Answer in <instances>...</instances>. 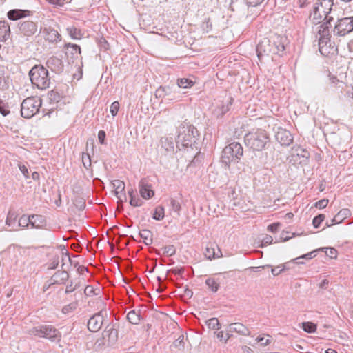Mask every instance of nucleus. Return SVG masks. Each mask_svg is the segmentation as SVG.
<instances>
[{"label":"nucleus","instance_id":"obj_1","mask_svg":"<svg viewBox=\"0 0 353 353\" xmlns=\"http://www.w3.org/2000/svg\"><path fill=\"white\" fill-rule=\"evenodd\" d=\"M288 39L285 36L272 34L269 38H264L256 46V53L259 60L270 54L283 56L285 50Z\"/></svg>","mask_w":353,"mask_h":353},{"label":"nucleus","instance_id":"obj_2","mask_svg":"<svg viewBox=\"0 0 353 353\" xmlns=\"http://www.w3.org/2000/svg\"><path fill=\"white\" fill-rule=\"evenodd\" d=\"M200 134L193 125L183 121L177 127V137L176 145L181 150L182 148L192 147L199 139Z\"/></svg>","mask_w":353,"mask_h":353},{"label":"nucleus","instance_id":"obj_3","mask_svg":"<svg viewBox=\"0 0 353 353\" xmlns=\"http://www.w3.org/2000/svg\"><path fill=\"white\" fill-rule=\"evenodd\" d=\"M334 0H317L314 7L313 12L310 14V19L314 24L321 23L323 20L333 21V17L330 16Z\"/></svg>","mask_w":353,"mask_h":353},{"label":"nucleus","instance_id":"obj_4","mask_svg":"<svg viewBox=\"0 0 353 353\" xmlns=\"http://www.w3.org/2000/svg\"><path fill=\"white\" fill-rule=\"evenodd\" d=\"M245 143L254 151H262L270 143V138L265 130L257 129L245 134Z\"/></svg>","mask_w":353,"mask_h":353},{"label":"nucleus","instance_id":"obj_5","mask_svg":"<svg viewBox=\"0 0 353 353\" xmlns=\"http://www.w3.org/2000/svg\"><path fill=\"white\" fill-rule=\"evenodd\" d=\"M29 77L32 84L39 90L49 88L50 77L48 70L42 65H35L29 71Z\"/></svg>","mask_w":353,"mask_h":353},{"label":"nucleus","instance_id":"obj_6","mask_svg":"<svg viewBox=\"0 0 353 353\" xmlns=\"http://www.w3.org/2000/svg\"><path fill=\"white\" fill-rule=\"evenodd\" d=\"M243 155V148L238 142H232L226 145L221 154V162L226 166H230L231 163H237L240 161Z\"/></svg>","mask_w":353,"mask_h":353},{"label":"nucleus","instance_id":"obj_7","mask_svg":"<svg viewBox=\"0 0 353 353\" xmlns=\"http://www.w3.org/2000/svg\"><path fill=\"white\" fill-rule=\"evenodd\" d=\"M41 102V99L39 97H31L25 99L21 105V116L26 119L32 118L39 112Z\"/></svg>","mask_w":353,"mask_h":353},{"label":"nucleus","instance_id":"obj_8","mask_svg":"<svg viewBox=\"0 0 353 353\" xmlns=\"http://www.w3.org/2000/svg\"><path fill=\"white\" fill-rule=\"evenodd\" d=\"M28 333L39 337H43L52 341L59 339L61 334L58 330L51 325H41L30 329Z\"/></svg>","mask_w":353,"mask_h":353},{"label":"nucleus","instance_id":"obj_9","mask_svg":"<svg viewBox=\"0 0 353 353\" xmlns=\"http://www.w3.org/2000/svg\"><path fill=\"white\" fill-rule=\"evenodd\" d=\"M353 32V16L338 19L334 30V36L344 37Z\"/></svg>","mask_w":353,"mask_h":353},{"label":"nucleus","instance_id":"obj_10","mask_svg":"<svg viewBox=\"0 0 353 353\" xmlns=\"http://www.w3.org/2000/svg\"><path fill=\"white\" fill-rule=\"evenodd\" d=\"M38 22L31 20L20 21L17 24L19 34L28 39L32 37L38 31Z\"/></svg>","mask_w":353,"mask_h":353},{"label":"nucleus","instance_id":"obj_11","mask_svg":"<svg viewBox=\"0 0 353 353\" xmlns=\"http://www.w3.org/2000/svg\"><path fill=\"white\" fill-rule=\"evenodd\" d=\"M180 92L177 90V88L172 85V86L165 85L160 86L155 91L154 95L157 98H165L168 100H176Z\"/></svg>","mask_w":353,"mask_h":353},{"label":"nucleus","instance_id":"obj_12","mask_svg":"<svg viewBox=\"0 0 353 353\" xmlns=\"http://www.w3.org/2000/svg\"><path fill=\"white\" fill-rule=\"evenodd\" d=\"M119 325L117 323L111 322L105 328L103 336L106 339L109 345L112 346L116 344L119 338Z\"/></svg>","mask_w":353,"mask_h":353},{"label":"nucleus","instance_id":"obj_13","mask_svg":"<svg viewBox=\"0 0 353 353\" xmlns=\"http://www.w3.org/2000/svg\"><path fill=\"white\" fill-rule=\"evenodd\" d=\"M159 153L166 156L168 154L174 153V142L172 137H162L158 144L157 148Z\"/></svg>","mask_w":353,"mask_h":353},{"label":"nucleus","instance_id":"obj_14","mask_svg":"<svg viewBox=\"0 0 353 353\" xmlns=\"http://www.w3.org/2000/svg\"><path fill=\"white\" fill-rule=\"evenodd\" d=\"M275 139L283 146H289L293 142L291 132L281 127H277L275 130Z\"/></svg>","mask_w":353,"mask_h":353},{"label":"nucleus","instance_id":"obj_15","mask_svg":"<svg viewBox=\"0 0 353 353\" xmlns=\"http://www.w3.org/2000/svg\"><path fill=\"white\" fill-rule=\"evenodd\" d=\"M40 32H42L44 39L49 43H57L61 41V35L50 26L41 28Z\"/></svg>","mask_w":353,"mask_h":353},{"label":"nucleus","instance_id":"obj_16","mask_svg":"<svg viewBox=\"0 0 353 353\" xmlns=\"http://www.w3.org/2000/svg\"><path fill=\"white\" fill-rule=\"evenodd\" d=\"M114 188V194L118 199V203L122 204L127 201V196L125 192V185L123 181L114 180L112 181Z\"/></svg>","mask_w":353,"mask_h":353},{"label":"nucleus","instance_id":"obj_17","mask_svg":"<svg viewBox=\"0 0 353 353\" xmlns=\"http://www.w3.org/2000/svg\"><path fill=\"white\" fill-rule=\"evenodd\" d=\"M103 311H100L98 313L94 314L88 321V329L92 332L99 331L103 323Z\"/></svg>","mask_w":353,"mask_h":353},{"label":"nucleus","instance_id":"obj_18","mask_svg":"<svg viewBox=\"0 0 353 353\" xmlns=\"http://www.w3.org/2000/svg\"><path fill=\"white\" fill-rule=\"evenodd\" d=\"M205 256L209 260L219 259L223 256L222 252L216 243H208L205 250Z\"/></svg>","mask_w":353,"mask_h":353},{"label":"nucleus","instance_id":"obj_19","mask_svg":"<svg viewBox=\"0 0 353 353\" xmlns=\"http://www.w3.org/2000/svg\"><path fill=\"white\" fill-rule=\"evenodd\" d=\"M68 279H69V274L67 271L58 270L52 276L48 287L44 286V288L48 289L49 287H50L51 285H54V284H58V285L64 284L68 281Z\"/></svg>","mask_w":353,"mask_h":353},{"label":"nucleus","instance_id":"obj_20","mask_svg":"<svg viewBox=\"0 0 353 353\" xmlns=\"http://www.w3.org/2000/svg\"><path fill=\"white\" fill-rule=\"evenodd\" d=\"M32 14V12L28 10L12 9L7 12L8 19L11 21H17L30 17Z\"/></svg>","mask_w":353,"mask_h":353},{"label":"nucleus","instance_id":"obj_21","mask_svg":"<svg viewBox=\"0 0 353 353\" xmlns=\"http://www.w3.org/2000/svg\"><path fill=\"white\" fill-rule=\"evenodd\" d=\"M46 65L52 71L59 73L63 70V63L62 60L57 57L52 56L50 57L46 61Z\"/></svg>","mask_w":353,"mask_h":353},{"label":"nucleus","instance_id":"obj_22","mask_svg":"<svg viewBox=\"0 0 353 353\" xmlns=\"http://www.w3.org/2000/svg\"><path fill=\"white\" fill-rule=\"evenodd\" d=\"M139 193L145 199H149L154 195L151 185L148 184L145 179H141L139 184Z\"/></svg>","mask_w":353,"mask_h":353},{"label":"nucleus","instance_id":"obj_23","mask_svg":"<svg viewBox=\"0 0 353 353\" xmlns=\"http://www.w3.org/2000/svg\"><path fill=\"white\" fill-rule=\"evenodd\" d=\"M351 214L350 210L347 208H343L331 220V223H326L327 227H330L334 224H338L341 223L344 219L350 216Z\"/></svg>","mask_w":353,"mask_h":353},{"label":"nucleus","instance_id":"obj_24","mask_svg":"<svg viewBox=\"0 0 353 353\" xmlns=\"http://www.w3.org/2000/svg\"><path fill=\"white\" fill-rule=\"evenodd\" d=\"M325 21L321 23L320 26L317 27L318 29V34L319 36V39H328L331 38L330 34V28L331 26V21L329 20H325Z\"/></svg>","mask_w":353,"mask_h":353},{"label":"nucleus","instance_id":"obj_25","mask_svg":"<svg viewBox=\"0 0 353 353\" xmlns=\"http://www.w3.org/2000/svg\"><path fill=\"white\" fill-rule=\"evenodd\" d=\"M228 331L230 332H236L243 336H250V331L249 330V329L247 327H245L244 325H243L242 323H231L229 325Z\"/></svg>","mask_w":353,"mask_h":353},{"label":"nucleus","instance_id":"obj_26","mask_svg":"<svg viewBox=\"0 0 353 353\" xmlns=\"http://www.w3.org/2000/svg\"><path fill=\"white\" fill-rule=\"evenodd\" d=\"M30 225L32 228H42L46 224L44 216L39 214L30 215Z\"/></svg>","mask_w":353,"mask_h":353},{"label":"nucleus","instance_id":"obj_27","mask_svg":"<svg viewBox=\"0 0 353 353\" xmlns=\"http://www.w3.org/2000/svg\"><path fill=\"white\" fill-rule=\"evenodd\" d=\"M126 317L128 321L133 325H139L143 319V316L141 315V311H136L135 310L130 311Z\"/></svg>","mask_w":353,"mask_h":353},{"label":"nucleus","instance_id":"obj_28","mask_svg":"<svg viewBox=\"0 0 353 353\" xmlns=\"http://www.w3.org/2000/svg\"><path fill=\"white\" fill-rule=\"evenodd\" d=\"M10 34V28L6 21H0V41H5Z\"/></svg>","mask_w":353,"mask_h":353},{"label":"nucleus","instance_id":"obj_29","mask_svg":"<svg viewBox=\"0 0 353 353\" xmlns=\"http://www.w3.org/2000/svg\"><path fill=\"white\" fill-rule=\"evenodd\" d=\"M66 31L73 39H80L83 35L82 31L74 26L68 27Z\"/></svg>","mask_w":353,"mask_h":353},{"label":"nucleus","instance_id":"obj_30","mask_svg":"<svg viewBox=\"0 0 353 353\" xmlns=\"http://www.w3.org/2000/svg\"><path fill=\"white\" fill-rule=\"evenodd\" d=\"M64 48L68 50V52H70L72 57L77 58L78 55L81 54V48L77 44L68 43H65Z\"/></svg>","mask_w":353,"mask_h":353},{"label":"nucleus","instance_id":"obj_31","mask_svg":"<svg viewBox=\"0 0 353 353\" xmlns=\"http://www.w3.org/2000/svg\"><path fill=\"white\" fill-rule=\"evenodd\" d=\"M205 283L212 292H216L220 288L219 281L213 277L208 278Z\"/></svg>","mask_w":353,"mask_h":353},{"label":"nucleus","instance_id":"obj_32","mask_svg":"<svg viewBox=\"0 0 353 353\" xmlns=\"http://www.w3.org/2000/svg\"><path fill=\"white\" fill-rule=\"evenodd\" d=\"M330 38L328 39H319V49L321 54L323 56H329L327 45L330 42Z\"/></svg>","mask_w":353,"mask_h":353},{"label":"nucleus","instance_id":"obj_33","mask_svg":"<svg viewBox=\"0 0 353 353\" xmlns=\"http://www.w3.org/2000/svg\"><path fill=\"white\" fill-rule=\"evenodd\" d=\"M181 210V205L179 201L171 198L170 199V210L171 212H173L176 217H179L180 216V212Z\"/></svg>","mask_w":353,"mask_h":353},{"label":"nucleus","instance_id":"obj_34","mask_svg":"<svg viewBox=\"0 0 353 353\" xmlns=\"http://www.w3.org/2000/svg\"><path fill=\"white\" fill-rule=\"evenodd\" d=\"M139 236L143 239V243L146 245H151L152 243V232L148 230H143L139 232Z\"/></svg>","mask_w":353,"mask_h":353},{"label":"nucleus","instance_id":"obj_35","mask_svg":"<svg viewBox=\"0 0 353 353\" xmlns=\"http://www.w3.org/2000/svg\"><path fill=\"white\" fill-rule=\"evenodd\" d=\"M194 85V82L191 79L187 78L178 79L177 80V90L179 88H189Z\"/></svg>","mask_w":353,"mask_h":353},{"label":"nucleus","instance_id":"obj_36","mask_svg":"<svg viewBox=\"0 0 353 353\" xmlns=\"http://www.w3.org/2000/svg\"><path fill=\"white\" fill-rule=\"evenodd\" d=\"M6 71L3 67L0 66V89L5 90L9 87L8 77L5 75Z\"/></svg>","mask_w":353,"mask_h":353},{"label":"nucleus","instance_id":"obj_37","mask_svg":"<svg viewBox=\"0 0 353 353\" xmlns=\"http://www.w3.org/2000/svg\"><path fill=\"white\" fill-rule=\"evenodd\" d=\"M78 305H79V303H78L77 301H73V302L63 306L61 312L64 314H68L70 313L74 312L77 310Z\"/></svg>","mask_w":353,"mask_h":353},{"label":"nucleus","instance_id":"obj_38","mask_svg":"<svg viewBox=\"0 0 353 353\" xmlns=\"http://www.w3.org/2000/svg\"><path fill=\"white\" fill-rule=\"evenodd\" d=\"M301 328L307 333H314L316 331L317 325L312 322H303L301 324Z\"/></svg>","mask_w":353,"mask_h":353},{"label":"nucleus","instance_id":"obj_39","mask_svg":"<svg viewBox=\"0 0 353 353\" xmlns=\"http://www.w3.org/2000/svg\"><path fill=\"white\" fill-rule=\"evenodd\" d=\"M165 211L162 205H159L154 209L152 218L157 221H161L164 218Z\"/></svg>","mask_w":353,"mask_h":353},{"label":"nucleus","instance_id":"obj_40","mask_svg":"<svg viewBox=\"0 0 353 353\" xmlns=\"http://www.w3.org/2000/svg\"><path fill=\"white\" fill-rule=\"evenodd\" d=\"M205 324L208 328L212 330H219L221 327L220 323L217 318L213 317L205 321Z\"/></svg>","mask_w":353,"mask_h":353},{"label":"nucleus","instance_id":"obj_41","mask_svg":"<svg viewBox=\"0 0 353 353\" xmlns=\"http://www.w3.org/2000/svg\"><path fill=\"white\" fill-rule=\"evenodd\" d=\"M204 32L208 33L212 30V23L210 17H205L201 25Z\"/></svg>","mask_w":353,"mask_h":353},{"label":"nucleus","instance_id":"obj_42","mask_svg":"<svg viewBox=\"0 0 353 353\" xmlns=\"http://www.w3.org/2000/svg\"><path fill=\"white\" fill-rule=\"evenodd\" d=\"M48 97L51 103H57L60 101L61 99L60 94L54 90L50 91L48 93Z\"/></svg>","mask_w":353,"mask_h":353},{"label":"nucleus","instance_id":"obj_43","mask_svg":"<svg viewBox=\"0 0 353 353\" xmlns=\"http://www.w3.org/2000/svg\"><path fill=\"white\" fill-rule=\"evenodd\" d=\"M30 215L26 216L23 214L19 218L18 225L19 227L26 228L28 226V225H30Z\"/></svg>","mask_w":353,"mask_h":353},{"label":"nucleus","instance_id":"obj_44","mask_svg":"<svg viewBox=\"0 0 353 353\" xmlns=\"http://www.w3.org/2000/svg\"><path fill=\"white\" fill-rule=\"evenodd\" d=\"M74 205L79 210H83L85 208V201L83 198L77 197L74 201Z\"/></svg>","mask_w":353,"mask_h":353},{"label":"nucleus","instance_id":"obj_45","mask_svg":"<svg viewBox=\"0 0 353 353\" xmlns=\"http://www.w3.org/2000/svg\"><path fill=\"white\" fill-rule=\"evenodd\" d=\"M100 289H94L93 287L91 285H87L84 290V294L88 296H90L92 295H98Z\"/></svg>","mask_w":353,"mask_h":353},{"label":"nucleus","instance_id":"obj_46","mask_svg":"<svg viewBox=\"0 0 353 353\" xmlns=\"http://www.w3.org/2000/svg\"><path fill=\"white\" fill-rule=\"evenodd\" d=\"M59 263V257L57 255L54 256L48 263V269L54 270L57 268Z\"/></svg>","mask_w":353,"mask_h":353},{"label":"nucleus","instance_id":"obj_47","mask_svg":"<svg viewBox=\"0 0 353 353\" xmlns=\"http://www.w3.org/2000/svg\"><path fill=\"white\" fill-rule=\"evenodd\" d=\"M325 216L323 214H320L316 216L312 220V224L314 228H319L321 223L325 220Z\"/></svg>","mask_w":353,"mask_h":353},{"label":"nucleus","instance_id":"obj_48","mask_svg":"<svg viewBox=\"0 0 353 353\" xmlns=\"http://www.w3.org/2000/svg\"><path fill=\"white\" fill-rule=\"evenodd\" d=\"M82 163L84 168L88 170L91 167L90 156L88 153H82Z\"/></svg>","mask_w":353,"mask_h":353},{"label":"nucleus","instance_id":"obj_49","mask_svg":"<svg viewBox=\"0 0 353 353\" xmlns=\"http://www.w3.org/2000/svg\"><path fill=\"white\" fill-rule=\"evenodd\" d=\"M8 104L5 103L3 100L0 99V113L3 116H7L10 113V110H8Z\"/></svg>","mask_w":353,"mask_h":353},{"label":"nucleus","instance_id":"obj_50","mask_svg":"<svg viewBox=\"0 0 353 353\" xmlns=\"http://www.w3.org/2000/svg\"><path fill=\"white\" fill-rule=\"evenodd\" d=\"M320 250H316L308 252L307 254H303L299 257H296L295 260H301V259H312V258L316 256V252L319 251Z\"/></svg>","mask_w":353,"mask_h":353},{"label":"nucleus","instance_id":"obj_51","mask_svg":"<svg viewBox=\"0 0 353 353\" xmlns=\"http://www.w3.org/2000/svg\"><path fill=\"white\" fill-rule=\"evenodd\" d=\"M16 214L14 212H9L6 220V224L8 226H11L13 223L16 221Z\"/></svg>","mask_w":353,"mask_h":353},{"label":"nucleus","instance_id":"obj_52","mask_svg":"<svg viewBox=\"0 0 353 353\" xmlns=\"http://www.w3.org/2000/svg\"><path fill=\"white\" fill-rule=\"evenodd\" d=\"M163 254H167L168 256H173L176 254V248L173 245L165 246L163 248Z\"/></svg>","mask_w":353,"mask_h":353},{"label":"nucleus","instance_id":"obj_53","mask_svg":"<svg viewBox=\"0 0 353 353\" xmlns=\"http://www.w3.org/2000/svg\"><path fill=\"white\" fill-rule=\"evenodd\" d=\"M143 203V201L138 198V197H132L130 199V204L133 206V207H139V206H141Z\"/></svg>","mask_w":353,"mask_h":353},{"label":"nucleus","instance_id":"obj_54","mask_svg":"<svg viewBox=\"0 0 353 353\" xmlns=\"http://www.w3.org/2000/svg\"><path fill=\"white\" fill-rule=\"evenodd\" d=\"M119 110V103L118 101H114L110 105V112L112 116H116Z\"/></svg>","mask_w":353,"mask_h":353},{"label":"nucleus","instance_id":"obj_55","mask_svg":"<svg viewBox=\"0 0 353 353\" xmlns=\"http://www.w3.org/2000/svg\"><path fill=\"white\" fill-rule=\"evenodd\" d=\"M173 346L179 349H181V347H183L184 336L183 335H181L177 339H176L173 343Z\"/></svg>","mask_w":353,"mask_h":353},{"label":"nucleus","instance_id":"obj_56","mask_svg":"<svg viewBox=\"0 0 353 353\" xmlns=\"http://www.w3.org/2000/svg\"><path fill=\"white\" fill-rule=\"evenodd\" d=\"M328 202H329L328 199H323L319 200L315 203V207L319 209H323L327 205Z\"/></svg>","mask_w":353,"mask_h":353},{"label":"nucleus","instance_id":"obj_57","mask_svg":"<svg viewBox=\"0 0 353 353\" xmlns=\"http://www.w3.org/2000/svg\"><path fill=\"white\" fill-rule=\"evenodd\" d=\"M273 238L270 235H265L261 241V247L271 244Z\"/></svg>","mask_w":353,"mask_h":353},{"label":"nucleus","instance_id":"obj_58","mask_svg":"<svg viewBox=\"0 0 353 353\" xmlns=\"http://www.w3.org/2000/svg\"><path fill=\"white\" fill-rule=\"evenodd\" d=\"M265 0H245L246 4L248 6L256 7L261 4Z\"/></svg>","mask_w":353,"mask_h":353},{"label":"nucleus","instance_id":"obj_59","mask_svg":"<svg viewBox=\"0 0 353 353\" xmlns=\"http://www.w3.org/2000/svg\"><path fill=\"white\" fill-rule=\"evenodd\" d=\"M215 334H216V337L220 340V341H223L224 340L225 341V343H226L228 341V340L230 339V337L231 336V334H230L229 333L227 334V337L225 339H224V333L223 331H220V332H215Z\"/></svg>","mask_w":353,"mask_h":353},{"label":"nucleus","instance_id":"obj_60","mask_svg":"<svg viewBox=\"0 0 353 353\" xmlns=\"http://www.w3.org/2000/svg\"><path fill=\"white\" fill-rule=\"evenodd\" d=\"M345 97L350 105L353 106V87L346 92Z\"/></svg>","mask_w":353,"mask_h":353},{"label":"nucleus","instance_id":"obj_61","mask_svg":"<svg viewBox=\"0 0 353 353\" xmlns=\"http://www.w3.org/2000/svg\"><path fill=\"white\" fill-rule=\"evenodd\" d=\"M280 225V223H274L268 226V230L271 232H275L278 230Z\"/></svg>","mask_w":353,"mask_h":353},{"label":"nucleus","instance_id":"obj_62","mask_svg":"<svg viewBox=\"0 0 353 353\" xmlns=\"http://www.w3.org/2000/svg\"><path fill=\"white\" fill-rule=\"evenodd\" d=\"M77 288H78V285H73L72 282L71 281L70 284L67 285L65 293V294L71 293L73 291H74L75 290H77Z\"/></svg>","mask_w":353,"mask_h":353},{"label":"nucleus","instance_id":"obj_63","mask_svg":"<svg viewBox=\"0 0 353 353\" xmlns=\"http://www.w3.org/2000/svg\"><path fill=\"white\" fill-rule=\"evenodd\" d=\"M19 168L20 171L21 172V173L24 175L25 178L28 179L29 177L28 168L24 165L19 164Z\"/></svg>","mask_w":353,"mask_h":353},{"label":"nucleus","instance_id":"obj_64","mask_svg":"<svg viewBox=\"0 0 353 353\" xmlns=\"http://www.w3.org/2000/svg\"><path fill=\"white\" fill-rule=\"evenodd\" d=\"M105 132L103 130H100L98 133V139L101 144H105Z\"/></svg>","mask_w":353,"mask_h":353}]
</instances>
